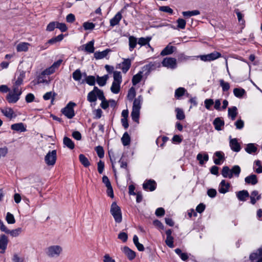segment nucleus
I'll list each match as a JSON object with an SVG mask.
<instances>
[{
  "mask_svg": "<svg viewBox=\"0 0 262 262\" xmlns=\"http://www.w3.org/2000/svg\"><path fill=\"white\" fill-rule=\"evenodd\" d=\"M94 41L91 40L89 41L88 43L85 45V51L90 53H93L94 52L95 48L94 47Z\"/></svg>",
  "mask_w": 262,
  "mask_h": 262,
  "instance_id": "nucleus-34",
  "label": "nucleus"
},
{
  "mask_svg": "<svg viewBox=\"0 0 262 262\" xmlns=\"http://www.w3.org/2000/svg\"><path fill=\"white\" fill-rule=\"evenodd\" d=\"M100 95L99 100L101 101V103L100 104L101 107L104 109H106L109 106V102L108 101H107L104 97V93Z\"/></svg>",
  "mask_w": 262,
  "mask_h": 262,
  "instance_id": "nucleus-35",
  "label": "nucleus"
},
{
  "mask_svg": "<svg viewBox=\"0 0 262 262\" xmlns=\"http://www.w3.org/2000/svg\"><path fill=\"white\" fill-rule=\"evenodd\" d=\"M6 220L8 224H14L15 222L14 217L12 214L8 212L6 215Z\"/></svg>",
  "mask_w": 262,
  "mask_h": 262,
  "instance_id": "nucleus-54",
  "label": "nucleus"
},
{
  "mask_svg": "<svg viewBox=\"0 0 262 262\" xmlns=\"http://www.w3.org/2000/svg\"><path fill=\"white\" fill-rule=\"evenodd\" d=\"M220 85L222 86L223 91L226 92L230 89V85L228 82H225L224 80L221 79L220 80Z\"/></svg>",
  "mask_w": 262,
  "mask_h": 262,
  "instance_id": "nucleus-53",
  "label": "nucleus"
},
{
  "mask_svg": "<svg viewBox=\"0 0 262 262\" xmlns=\"http://www.w3.org/2000/svg\"><path fill=\"white\" fill-rule=\"evenodd\" d=\"M20 95L10 91L7 95L6 99L9 103H15L19 99Z\"/></svg>",
  "mask_w": 262,
  "mask_h": 262,
  "instance_id": "nucleus-9",
  "label": "nucleus"
},
{
  "mask_svg": "<svg viewBox=\"0 0 262 262\" xmlns=\"http://www.w3.org/2000/svg\"><path fill=\"white\" fill-rule=\"evenodd\" d=\"M11 129L20 132H24L26 131V127L23 123H17L12 124L11 126Z\"/></svg>",
  "mask_w": 262,
  "mask_h": 262,
  "instance_id": "nucleus-17",
  "label": "nucleus"
},
{
  "mask_svg": "<svg viewBox=\"0 0 262 262\" xmlns=\"http://www.w3.org/2000/svg\"><path fill=\"white\" fill-rule=\"evenodd\" d=\"M236 196L240 201L245 202L246 201V199L249 196V194L247 190H243L237 192Z\"/></svg>",
  "mask_w": 262,
  "mask_h": 262,
  "instance_id": "nucleus-18",
  "label": "nucleus"
},
{
  "mask_svg": "<svg viewBox=\"0 0 262 262\" xmlns=\"http://www.w3.org/2000/svg\"><path fill=\"white\" fill-rule=\"evenodd\" d=\"M11 92H13L15 93L18 94V95H21L22 94V90L19 85H17L15 84H14L12 86V89Z\"/></svg>",
  "mask_w": 262,
  "mask_h": 262,
  "instance_id": "nucleus-57",
  "label": "nucleus"
},
{
  "mask_svg": "<svg viewBox=\"0 0 262 262\" xmlns=\"http://www.w3.org/2000/svg\"><path fill=\"white\" fill-rule=\"evenodd\" d=\"M151 40V37H147L146 38L144 37H140L139 38L138 41V43L141 46L147 45L148 47L151 48L152 50L153 49L150 47L149 42Z\"/></svg>",
  "mask_w": 262,
  "mask_h": 262,
  "instance_id": "nucleus-30",
  "label": "nucleus"
},
{
  "mask_svg": "<svg viewBox=\"0 0 262 262\" xmlns=\"http://www.w3.org/2000/svg\"><path fill=\"white\" fill-rule=\"evenodd\" d=\"M110 212L116 223H120L122 222V217L121 209L116 202H113L112 204Z\"/></svg>",
  "mask_w": 262,
  "mask_h": 262,
  "instance_id": "nucleus-3",
  "label": "nucleus"
},
{
  "mask_svg": "<svg viewBox=\"0 0 262 262\" xmlns=\"http://www.w3.org/2000/svg\"><path fill=\"white\" fill-rule=\"evenodd\" d=\"M235 125L236 129H241L244 127V122L241 119H238L235 122Z\"/></svg>",
  "mask_w": 262,
  "mask_h": 262,
  "instance_id": "nucleus-63",
  "label": "nucleus"
},
{
  "mask_svg": "<svg viewBox=\"0 0 262 262\" xmlns=\"http://www.w3.org/2000/svg\"><path fill=\"white\" fill-rule=\"evenodd\" d=\"M79 159L80 163L85 167H89L90 165V162L88 159L83 154H80L79 156Z\"/></svg>",
  "mask_w": 262,
  "mask_h": 262,
  "instance_id": "nucleus-38",
  "label": "nucleus"
},
{
  "mask_svg": "<svg viewBox=\"0 0 262 262\" xmlns=\"http://www.w3.org/2000/svg\"><path fill=\"white\" fill-rule=\"evenodd\" d=\"M83 75L85 77L84 81L89 85L93 86L95 85L96 82V78L94 76H87L86 74L85 73L83 74ZM84 82V80H83L81 83Z\"/></svg>",
  "mask_w": 262,
  "mask_h": 262,
  "instance_id": "nucleus-24",
  "label": "nucleus"
},
{
  "mask_svg": "<svg viewBox=\"0 0 262 262\" xmlns=\"http://www.w3.org/2000/svg\"><path fill=\"white\" fill-rule=\"evenodd\" d=\"M182 14L184 17H190L192 16L200 14V12L199 10H195L193 11H184L182 12Z\"/></svg>",
  "mask_w": 262,
  "mask_h": 262,
  "instance_id": "nucleus-42",
  "label": "nucleus"
},
{
  "mask_svg": "<svg viewBox=\"0 0 262 262\" xmlns=\"http://www.w3.org/2000/svg\"><path fill=\"white\" fill-rule=\"evenodd\" d=\"M55 71V69L52 66H51L49 68H47L45 70L41 72V75H49L54 73Z\"/></svg>",
  "mask_w": 262,
  "mask_h": 262,
  "instance_id": "nucleus-51",
  "label": "nucleus"
},
{
  "mask_svg": "<svg viewBox=\"0 0 262 262\" xmlns=\"http://www.w3.org/2000/svg\"><path fill=\"white\" fill-rule=\"evenodd\" d=\"M159 10L162 12L168 13L170 14H172L173 12V10L169 6H161L159 8Z\"/></svg>",
  "mask_w": 262,
  "mask_h": 262,
  "instance_id": "nucleus-56",
  "label": "nucleus"
},
{
  "mask_svg": "<svg viewBox=\"0 0 262 262\" xmlns=\"http://www.w3.org/2000/svg\"><path fill=\"white\" fill-rule=\"evenodd\" d=\"M113 82L121 83L122 82V76L121 72L119 71L114 72V81Z\"/></svg>",
  "mask_w": 262,
  "mask_h": 262,
  "instance_id": "nucleus-44",
  "label": "nucleus"
},
{
  "mask_svg": "<svg viewBox=\"0 0 262 262\" xmlns=\"http://www.w3.org/2000/svg\"><path fill=\"white\" fill-rule=\"evenodd\" d=\"M63 38V34H60L58 35L57 36H56L55 37H53L50 40H48V43L50 44H54L57 42H59L61 41Z\"/></svg>",
  "mask_w": 262,
  "mask_h": 262,
  "instance_id": "nucleus-46",
  "label": "nucleus"
},
{
  "mask_svg": "<svg viewBox=\"0 0 262 262\" xmlns=\"http://www.w3.org/2000/svg\"><path fill=\"white\" fill-rule=\"evenodd\" d=\"M95 24L93 23L85 22L83 24V27L85 30H93L95 28Z\"/></svg>",
  "mask_w": 262,
  "mask_h": 262,
  "instance_id": "nucleus-58",
  "label": "nucleus"
},
{
  "mask_svg": "<svg viewBox=\"0 0 262 262\" xmlns=\"http://www.w3.org/2000/svg\"><path fill=\"white\" fill-rule=\"evenodd\" d=\"M56 28L59 29L62 32H66L68 28L64 23H57Z\"/></svg>",
  "mask_w": 262,
  "mask_h": 262,
  "instance_id": "nucleus-62",
  "label": "nucleus"
},
{
  "mask_svg": "<svg viewBox=\"0 0 262 262\" xmlns=\"http://www.w3.org/2000/svg\"><path fill=\"white\" fill-rule=\"evenodd\" d=\"M122 15L120 12H118L111 20L110 25L112 27H114L118 25L121 19Z\"/></svg>",
  "mask_w": 262,
  "mask_h": 262,
  "instance_id": "nucleus-28",
  "label": "nucleus"
},
{
  "mask_svg": "<svg viewBox=\"0 0 262 262\" xmlns=\"http://www.w3.org/2000/svg\"><path fill=\"white\" fill-rule=\"evenodd\" d=\"M196 160L199 161V164L203 165L205 163L207 162L209 160V156L206 152L199 153L196 156Z\"/></svg>",
  "mask_w": 262,
  "mask_h": 262,
  "instance_id": "nucleus-15",
  "label": "nucleus"
},
{
  "mask_svg": "<svg viewBox=\"0 0 262 262\" xmlns=\"http://www.w3.org/2000/svg\"><path fill=\"white\" fill-rule=\"evenodd\" d=\"M30 44L27 42H20L17 45L16 50L17 52H26L28 50Z\"/></svg>",
  "mask_w": 262,
  "mask_h": 262,
  "instance_id": "nucleus-32",
  "label": "nucleus"
},
{
  "mask_svg": "<svg viewBox=\"0 0 262 262\" xmlns=\"http://www.w3.org/2000/svg\"><path fill=\"white\" fill-rule=\"evenodd\" d=\"M121 69L122 71V72L124 73H126L128 70L129 69L131 66V61L130 59H124V61L121 64Z\"/></svg>",
  "mask_w": 262,
  "mask_h": 262,
  "instance_id": "nucleus-21",
  "label": "nucleus"
},
{
  "mask_svg": "<svg viewBox=\"0 0 262 262\" xmlns=\"http://www.w3.org/2000/svg\"><path fill=\"white\" fill-rule=\"evenodd\" d=\"M230 186V183L226 182V180H223L219 185V192L223 194L226 193L228 191Z\"/></svg>",
  "mask_w": 262,
  "mask_h": 262,
  "instance_id": "nucleus-13",
  "label": "nucleus"
},
{
  "mask_svg": "<svg viewBox=\"0 0 262 262\" xmlns=\"http://www.w3.org/2000/svg\"><path fill=\"white\" fill-rule=\"evenodd\" d=\"M136 96V90L134 87L130 88L128 92L127 98L129 101H132Z\"/></svg>",
  "mask_w": 262,
  "mask_h": 262,
  "instance_id": "nucleus-49",
  "label": "nucleus"
},
{
  "mask_svg": "<svg viewBox=\"0 0 262 262\" xmlns=\"http://www.w3.org/2000/svg\"><path fill=\"white\" fill-rule=\"evenodd\" d=\"M214 156L217 158H214L213 160L214 163L216 165H221L222 164V161L224 159V154L221 151H216L214 153Z\"/></svg>",
  "mask_w": 262,
  "mask_h": 262,
  "instance_id": "nucleus-25",
  "label": "nucleus"
},
{
  "mask_svg": "<svg viewBox=\"0 0 262 262\" xmlns=\"http://www.w3.org/2000/svg\"><path fill=\"white\" fill-rule=\"evenodd\" d=\"M137 43L136 37L134 36H129L128 37L129 50L132 51L136 47Z\"/></svg>",
  "mask_w": 262,
  "mask_h": 262,
  "instance_id": "nucleus-27",
  "label": "nucleus"
},
{
  "mask_svg": "<svg viewBox=\"0 0 262 262\" xmlns=\"http://www.w3.org/2000/svg\"><path fill=\"white\" fill-rule=\"evenodd\" d=\"M98 166V171L100 174L102 173L104 168V163L102 161H99L97 163Z\"/></svg>",
  "mask_w": 262,
  "mask_h": 262,
  "instance_id": "nucleus-64",
  "label": "nucleus"
},
{
  "mask_svg": "<svg viewBox=\"0 0 262 262\" xmlns=\"http://www.w3.org/2000/svg\"><path fill=\"white\" fill-rule=\"evenodd\" d=\"M205 106L208 110H210L211 106L214 104L213 100L212 99H206L204 101Z\"/></svg>",
  "mask_w": 262,
  "mask_h": 262,
  "instance_id": "nucleus-55",
  "label": "nucleus"
},
{
  "mask_svg": "<svg viewBox=\"0 0 262 262\" xmlns=\"http://www.w3.org/2000/svg\"><path fill=\"white\" fill-rule=\"evenodd\" d=\"M111 52V50L107 49L102 52H96L94 53V57L96 59H101L106 57L108 53Z\"/></svg>",
  "mask_w": 262,
  "mask_h": 262,
  "instance_id": "nucleus-23",
  "label": "nucleus"
},
{
  "mask_svg": "<svg viewBox=\"0 0 262 262\" xmlns=\"http://www.w3.org/2000/svg\"><path fill=\"white\" fill-rule=\"evenodd\" d=\"M162 66L168 69H175L177 67V60L174 58L166 57L162 62Z\"/></svg>",
  "mask_w": 262,
  "mask_h": 262,
  "instance_id": "nucleus-7",
  "label": "nucleus"
},
{
  "mask_svg": "<svg viewBox=\"0 0 262 262\" xmlns=\"http://www.w3.org/2000/svg\"><path fill=\"white\" fill-rule=\"evenodd\" d=\"M95 150L97 152L98 156L100 158H102L104 156V151L103 148L101 146H98L95 147Z\"/></svg>",
  "mask_w": 262,
  "mask_h": 262,
  "instance_id": "nucleus-52",
  "label": "nucleus"
},
{
  "mask_svg": "<svg viewBox=\"0 0 262 262\" xmlns=\"http://www.w3.org/2000/svg\"><path fill=\"white\" fill-rule=\"evenodd\" d=\"M63 142L64 145L70 149H73L75 147L74 143L70 138L67 137H64Z\"/></svg>",
  "mask_w": 262,
  "mask_h": 262,
  "instance_id": "nucleus-33",
  "label": "nucleus"
},
{
  "mask_svg": "<svg viewBox=\"0 0 262 262\" xmlns=\"http://www.w3.org/2000/svg\"><path fill=\"white\" fill-rule=\"evenodd\" d=\"M230 146L231 149L235 151L238 152L240 151L241 148V145L237 142V140L236 138L231 139L230 141Z\"/></svg>",
  "mask_w": 262,
  "mask_h": 262,
  "instance_id": "nucleus-16",
  "label": "nucleus"
},
{
  "mask_svg": "<svg viewBox=\"0 0 262 262\" xmlns=\"http://www.w3.org/2000/svg\"><path fill=\"white\" fill-rule=\"evenodd\" d=\"M221 56V53L215 51L207 55H200L199 57L202 61H211L219 58Z\"/></svg>",
  "mask_w": 262,
  "mask_h": 262,
  "instance_id": "nucleus-8",
  "label": "nucleus"
},
{
  "mask_svg": "<svg viewBox=\"0 0 262 262\" xmlns=\"http://www.w3.org/2000/svg\"><path fill=\"white\" fill-rule=\"evenodd\" d=\"M118 238L121 240L123 242L125 243L127 240L128 235L126 233L121 232L118 234Z\"/></svg>",
  "mask_w": 262,
  "mask_h": 262,
  "instance_id": "nucleus-61",
  "label": "nucleus"
},
{
  "mask_svg": "<svg viewBox=\"0 0 262 262\" xmlns=\"http://www.w3.org/2000/svg\"><path fill=\"white\" fill-rule=\"evenodd\" d=\"M100 93L103 94L102 90L98 89L97 86H94L93 90L88 94V101L91 103L96 102L97 98L99 99V96L101 95Z\"/></svg>",
  "mask_w": 262,
  "mask_h": 262,
  "instance_id": "nucleus-4",
  "label": "nucleus"
},
{
  "mask_svg": "<svg viewBox=\"0 0 262 262\" xmlns=\"http://www.w3.org/2000/svg\"><path fill=\"white\" fill-rule=\"evenodd\" d=\"M62 252V248L59 245L49 246L45 250L47 256L50 258H56L60 256Z\"/></svg>",
  "mask_w": 262,
  "mask_h": 262,
  "instance_id": "nucleus-2",
  "label": "nucleus"
},
{
  "mask_svg": "<svg viewBox=\"0 0 262 262\" xmlns=\"http://www.w3.org/2000/svg\"><path fill=\"white\" fill-rule=\"evenodd\" d=\"M178 27L181 29H184L185 28L186 22L182 18H179L177 20Z\"/></svg>",
  "mask_w": 262,
  "mask_h": 262,
  "instance_id": "nucleus-60",
  "label": "nucleus"
},
{
  "mask_svg": "<svg viewBox=\"0 0 262 262\" xmlns=\"http://www.w3.org/2000/svg\"><path fill=\"white\" fill-rule=\"evenodd\" d=\"M237 108L236 106L229 107L228 110V116L232 120H234L237 115Z\"/></svg>",
  "mask_w": 262,
  "mask_h": 262,
  "instance_id": "nucleus-22",
  "label": "nucleus"
},
{
  "mask_svg": "<svg viewBox=\"0 0 262 262\" xmlns=\"http://www.w3.org/2000/svg\"><path fill=\"white\" fill-rule=\"evenodd\" d=\"M143 102V97L142 95L138 96L137 98L134 99L133 102V108L134 109H137L140 110L141 108V105Z\"/></svg>",
  "mask_w": 262,
  "mask_h": 262,
  "instance_id": "nucleus-19",
  "label": "nucleus"
},
{
  "mask_svg": "<svg viewBox=\"0 0 262 262\" xmlns=\"http://www.w3.org/2000/svg\"><path fill=\"white\" fill-rule=\"evenodd\" d=\"M245 150L248 154H251L255 152L257 150V148L256 146H255L254 144L249 143V144H247V145L245 148Z\"/></svg>",
  "mask_w": 262,
  "mask_h": 262,
  "instance_id": "nucleus-45",
  "label": "nucleus"
},
{
  "mask_svg": "<svg viewBox=\"0 0 262 262\" xmlns=\"http://www.w3.org/2000/svg\"><path fill=\"white\" fill-rule=\"evenodd\" d=\"M120 84L121 83L113 82L112 85L111 87L112 92L114 94L119 93L120 90Z\"/></svg>",
  "mask_w": 262,
  "mask_h": 262,
  "instance_id": "nucleus-43",
  "label": "nucleus"
},
{
  "mask_svg": "<svg viewBox=\"0 0 262 262\" xmlns=\"http://www.w3.org/2000/svg\"><path fill=\"white\" fill-rule=\"evenodd\" d=\"M245 93V90L242 88H235L233 90L234 96L239 98H242Z\"/></svg>",
  "mask_w": 262,
  "mask_h": 262,
  "instance_id": "nucleus-37",
  "label": "nucleus"
},
{
  "mask_svg": "<svg viewBox=\"0 0 262 262\" xmlns=\"http://www.w3.org/2000/svg\"><path fill=\"white\" fill-rule=\"evenodd\" d=\"M175 111L177 113L176 118L177 119L180 120L184 119L185 116L184 113L182 109L179 108H176Z\"/></svg>",
  "mask_w": 262,
  "mask_h": 262,
  "instance_id": "nucleus-47",
  "label": "nucleus"
},
{
  "mask_svg": "<svg viewBox=\"0 0 262 262\" xmlns=\"http://www.w3.org/2000/svg\"><path fill=\"white\" fill-rule=\"evenodd\" d=\"M142 72L140 71L133 77L132 83L134 85H136L140 82L142 78Z\"/></svg>",
  "mask_w": 262,
  "mask_h": 262,
  "instance_id": "nucleus-36",
  "label": "nucleus"
},
{
  "mask_svg": "<svg viewBox=\"0 0 262 262\" xmlns=\"http://www.w3.org/2000/svg\"><path fill=\"white\" fill-rule=\"evenodd\" d=\"M76 104L73 102H70L65 107L61 110L62 113L68 118L71 119L75 116L74 106Z\"/></svg>",
  "mask_w": 262,
  "mask_h": 262,
  "instance_id": "nucleus-5",
  "label": "nucleus"
},
{
  "mask_svg": "<svg viewBox=\"0 0 262 262\" xmlns=\"http://www.w3.org/2000/svg\"><path fill=\"white\" fill-rule=\"evenodd\" d=\"M22 229L21 228H18L15 229H13L12 230H9L8 232H7V234H10L11 236L13 237H16L18 236L21 232Z\"/></svg>",
  "mask_w": 262,
  "mask_h": 262,
  "instance_id": "nucleus-50",
  "label": "nucleus"
},
{
  "mask_svg": "<svg viewBox=\"0 0 262 262\" xmlns=\"http://www.w3.org/2000/svg\"><path fill=\"white\" fill-rule=\"evenodd\" d=\"M165 243L169 248H173L174 247L173 237L172 236H166Z\"/></svg>",
  "mask_w": 262,
  "mask_h": 262,
  "instance_id": "nucleus-59",
  "label": "nucleus"
},
{
  "mask_svg": "<svg viewBox=\"0 0 262 262\" xmlns=\"http://www.w3.org/2000/svg\"><path fill=\"white\" fill-rule=\"evenodd\" d=\"M108 78V76L107 75H105L102 77L98 75L97 76L96 81L99 86H103L106 84Z\"/></svg>",
  "mask_w": 262,
  "mask_h": 262,
  "instance_id": "nucleus-31",
  "label": "nucleus"
},
{
  "mask_svg": "<svg viewBox=\"0 0 262 262\" xmlns=\"http://www.w3.org/2000/svg\"><path fill=\"white\" fill-rule=\"evenodd\" d=\"M8 244V237L5 234L0 236V250L1 253H4Z\"/></svg>",
  "mask_w": 262,
  "mask_h": 262,
  "instance_id": "nucleus-12",
  "label": "nucleus"
},
{
  "mask_svg": "<svg viewBox=\"0 0 262 262\" xmlns=\"http://www.w3.org/2000/svg\"><path fill=\"white\" fill-rule=\"evenodd\" d=\"M121 141L124 146H127L130 144V138L127 132L124 133L123 135Z\"/></svg>",
  "mask_w": 262,
  "mask_h": 262,
  "instance_id": "nucleus-39",
  "label": "nucleus"
},
{
  "mask_svg": "<svg viewBox=\"0 0 262 262\" xmlns=\"http://www.w3.org/2000/svg\"><path fill=\"white\" fill-rule=\"evenodd\" d=\"M122 251L129 260H133L136 257L135 252L127 246H125L122 248Z\"/></svg>",
  "mask_w": 262,
  "mask_h": 262,
  "instance_id": "nucleus-14",
  "label": "nucleus"
},
{
  "mask_svg": "<svg viewBox=\"0 0 262 262\" xmlns=\"http://www.w3.org/2000/svg\"><path fill=\"white\" fill-rule=\"evenodd\" d=\"M140 116V110L132 108L131 113V117L133 121L135 122H138Z\"/></svg>",
  "mask_w": 262,
  "mask_h": 262,
  "instance_id": "nucleus-40",
  "label": "nucleus"
},
{
  "mask_svg": "<svg viewBox=\"0 0 262 262\" xmlns=\"http://www.w3.org/2000/svg\"><path fill=\"white\" fill-rule=\"evenodd\" d=\"M82 74L80 69L76 70L72 74V77L75 81H79L81 79Z\"/></svg>",
  "mask_w": 262,
  "mask_h": 262,
  "instance_id": "nucleus-41",
  "label": "nucleus"
},
{
  "mask_svg": "<svg viewBox=\"0 0 262 262\" xmlns=\"http://www.w3.org/2000/svg\"><path fill=\"white\" fill-rule=\"evenodd\" d=\"M185 92L186 90L184 88H179L175 91V97L177 98H179L180 97L182 96L185 94Z\"/></svg>",
  "mask_w": 262,
  "mask_h": 262,
  "instance_id": "nucleus-48",
  "label": "nucleus"
},
{
  "mask_svg": "<svg viewBox=\"0 0 262 262\" xmlns=\"http://www.w3.org/2000/svg\"><path fill=\"white\" fill-rule=\"evenodd\" d=\"M156 182L152 180H146L143 184V189L145 190H149L150 191L155 190L156 188Z\"/></svg>",
  "mask_w": 262,
  "mask_h": 262,
  "instance_id": "nucleus-10",
  "label": "nucleus"
},
{
  "mask_svg": "<svg viewBox=\"0 0 262 262\" xmlns=\"http://www.w3.org/2000/svg\"><path fill=\"white\" fill-rule=\"evenodd\" d=\"M1 112L5 117L10 120L16 117L14 111L10 107H5L1 109Z\"/></svg>",
  "mask_w": 262,
  "mask_h": 262,
  "instance_id": "nucleus-11",
  "label": "nucleus"
},
{
  "mask_svg": "<svg viewBox=\"0 0 262 262\" xmlns=\"http://www.w3.org/2000/svg\"><path fill=\"white\" fill-rule=\"evenodd\" d=\"M57 159V151L56 150H53L49 151L45 157L46 163L48 166H54L56 163Z\"/></svg>",
  "mask_w": 262,
  "mask_h": 262,
  "instance_id": "nucleus-6",
  "label": "nucleus"
},
{
  "mask_svg": "<svg viewBox=\"0 0 262 262\" xmlns=\"http://www.w3.org/2000/svg\"><path fill=\"white\" fill-rule=\"evenodd\" d=\"M246 184L254 185L258 183L257 177L255 174H252L245 178Z\"/></svg>",
  "mask_w": 262,
  "mask_h": 262,
  "instance_id": "nucleus-20",
  "label": "nucleus"
},
{
  "mask_svg": "<svg viewBox=\"0 0 262 262\" xmlns=\"http://www.w3.org/2000/svg\"><path fill=\"white\" fill-rule=\"evenodd\" d=\"M241 171V169L238 165H234L230 169L228 166H224L222 170V174L225 178L231 179L235 176L238 178Z\"/></svg>",
  "mask_w": 262,
  "mask_h": 262,
  "instance_id": "nucleus-1",
  "label": "nucleus"
},
{
  "mask_svg": "<svg viewBox=\"0 0 262 262\" xmlns=\"http://www.w3.org/2000/svg\"><path fill=\"white\" fill-rule=\"evenodd\" d=\"M176 48L174 46L167 45L161 52L160 55L162 56H165L172 54Z\"/></svg>",
  "mask_w": 262,
  "mask_h": 262,
  "instance_id": "nucleus-26",
  "label": "nucleus"
},
{
  "mask_svg": "<svg viewBox=\"0 0 262 262\" xmlns=\"http://www.w3.org/2000/svg\"><path fill=\"white\" fill-rule=\"evenodd\" d=\"M213 124L216 130H221L222 129V126H224V121L222 120L220 118L218 117L214 120Z\"/></svg>",
  "mask_w": 262,
  "mask_h": 262,
  "instance_id": "nucleus-29",
  "label": "nucleus"
}]
</instances>
